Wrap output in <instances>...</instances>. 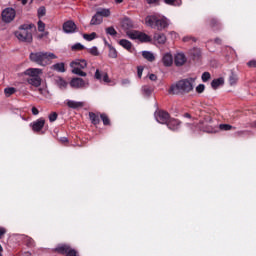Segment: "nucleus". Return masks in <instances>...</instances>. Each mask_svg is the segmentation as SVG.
I'll list each match as a JSON object with an SVG mask.
<instances>
[{
    "instance_id": "1",
    "label": "nucleus",
    "mask_w": 256,
    "mask_h": 256,
    "mask_svg": "<svg viewBox=\"0 0 256 256\" xmlns=\"http://www.w3.org/2000/svg\"><path fill=\"white\" fill-rule=\"evenodd\" d=\"M195 88V78L182 79L175 84H172L169 93L171 95H187Z\"/></svg>"
},
{
    "instance_id": "2",
    "label": "nucleus",
    "mask_w": 256,
    "mask_h": 256,
    "mask_svg": "<svg viewBox=\"0 0 256 256\" xmlns=\"http://www.w3.org/2000/svg\"><path fill=\"white\" fill-rule=\"evenodd\" d=\"M29 57L32 63H36L40 67H47L53 63V59H57V55L53 52H32Z\"/></svg>"
},
{
    "instance_id": "3",
    "label": "nucleus",
    "mask_w": 256,
    "mask_h": 256,
    "mask_svg": "<svg viewBox=\"0 0 256 256\" xmlns=\"http://www.w3.org/2000/svg\"><path fill=\"white\" fill-rule=\"evenodd\" d=\"M147 27L151 29H157V31H163L169 27L170 22L166 17H158L157 15H150L145 18Z\"/></svg>"
},
{
    "instance_id": "4",
    "label": "nucleus",
    "mask_w": 256,
    "mask_h": 256,
    "mask_svg": "<svg viewBox=\"0 0 256 256\" xmlns=\"http://www.w3.org/2000/svg\"><path fill=\"white\" fill-rule=\"evenodd\" d=\"M14 35L18 41L22 43H31V41H33V33L31 32V25L29 24L21 25Z\"/></svg>"
},
{
    "instance_id": "5",
    "label": "nucleus",
    "mask_w": 256,
    "mask_h": 256,
    "mask_svg": "<svg viewBox=\"0 0 256 256\" xmlns=\"http://www.w3.org/2000/svg\"><path fill=\"white\" fill-rule=\"evenodd\" d=\"M70 67L72 69V73L74 75H79L80 77H87V73H85L82 69L87 67V61L84 59H76L70 63Z\"/></svg>"
},
{
    "instance_id": "6",
    "label": "nucleus",
    "mask_w": 256,
    "mask_h": 256,
    "mask_svg": "<svg viewBox=\"0 0 256 256\" xmlns=\"http://www.w3.org/2000/svg\"><path fill=\"white\" fill-rule=\"evenodd\" d=\"M126 35L129 39H138L141 43H151V36L137 30H128L126 31Z\"/></svg>"
},
{
    "instance_id": "7",
    "label": "nucleus",
    "mask_w": 256,
    "mask_h": 256,
    "mask_svg": "<svg viewBox=\"0 0 256 256\" xmlns=\"http://www.w3.org/2000/svg\"><path fill=\"white\" fill-rule=\"evenodd\" d=\"M17 13L13 8H6L2 11V20L4 23H11L15 19Z\"/></svg>"
},
{
    "instance_id": "8",
    "label": "nucleus",
    "mask_w": 256,
    "mask_h": 256,
    "mask_svg": "<svg viewBox=\"0 0 256 256\" xmlns=\"http://www.w3.org/2000/svg\"><path fill=\"white\" fill-rule=\"evenodd\" d=\"M155 119L158 123H161L162 125H167L169 122V113L165 111H158L155 113Z\"/></svg>"
},
{
    "instance_id": "9",
    "label": "nucleus",
    "mask_w": 256,
    "mask_h": 256,
    "mask_svg": "<svg viewBox=\"0 0 256 256\" xmlns=\"http://www.w3.org/2000/svg\"><path fill=\"white\" fill-rule=\"evenodd\" d=\"M24 75H27L30 79L41 77V75H43V70L41 68H28L24 71Z\"/></svg>"
},
{
    "instance_id": "10",
    "label": "nucleus",
    "mask_w": 256,
    "mask_h": 256,
    "mask_svg": "<svg viewBox=\"0 0 256 256\" xmlns=\"http://www.w3.org/2000/svg\"><path fill=\"white\" fill-rule=\"evenodd\" d=\"M70 85L74 89H82L83 87H89V82H85L83 78H74L71 80Z\"/></svg>"
},
{
    "instance_id": "11",
    "label": "nucleus",
    "mask_w": 256,
    "mask_h": 256,
    "mask_svg": "<svg viewBox=\"0 0 256 256\" xmlns=\"http://www.w3.org/2000/svg\"><path fill=\"white\" fill-rule=\"evenodd\" d=\"M56 251H58V253L66 254V256H77V251L71 249L67 245L58 246Z\"/></svg>"
},
{
    "instance_id": "12",
    "label": "nucleus",
    "mask_w": 256,
    "mask_h": 256,
    "mask_svg": "<svg viewBox=\"0 0 256 256\" xmlns=\"http://www.w3.org/2000/svg\"><path fill=\"white\" fill-rule=\"evenodd\" d=\"M94 77L95 79H97V81H100V83H111L107 72H101L99 70H96Z\"/></svg>"
},
{
    "instance_id": "13",
    "label": "nucleus",
    "mask_w": 256,
    "mask_h": 256,
    "mask_svg": "<svg viewBox=\"0 0 256 256\" xmlns=\"http://www.w3.org/2000/svg\"><path fill=\"white\" fill-rule=\"evenodd\" d=\"M174 63L176 67H183V65L187 63V56H185V54L182 52L177 53L174 56Z\"/></svg>"
},
{
    "instance_id": "14",
    "label": "nucleus",
    "mask_w": 256,
    "mask_h": 256,
    "mask_svg": "<svg viewBox=\"0 0 256 256\" xmlns=\"http://www.w3.org/2000/svg\"><path fill=\"white\" fill-rule=\"evenodd\" d=\"M63 31L65 33H75L77 31V25L73 21H67L63 24Z\"/></svg>"
},
{
    "instance_id": "15",
    "label": "nucleus",
    "mask_w": 256,
    "mask_h": 256,
    "mask_svg": "<svg viewBox=\"0 0 256 256\" xmlns=\"http://www.w3.org/2000/svg\"><path fill=\"white\" fill-rule=\"evenodd\" d=\"M162 63L164 67H171L173 65V55L169 52L163 54Z\"/></svg>"
},
{
    "instance_id": "16",
    "label": "nucleus",
    "mask_w": 256,
    "mask_h": 256,
    "mask_svg": "<svg viewBox=\"0 0 256 256\" xmlns=\"http://www.w3.org/2000/svg\"><path fill=\"white\" fill-rule=\"evenodd\" d=\"M167 127L171 129V131H177L179 127H181V122L177 119H169L166 123Z\"/></svg>"
},
{
    "instance_id": "17",
    "label": "nucleus",
    "mask_w": 256,
    "mask_h": 256,
    "mask_svg": "<svg viewBox=\"0 0 256 256\" xmlns=\"http://www.w3.org/2000/svg\"><path fill=\"white\" fill-rule=\"evenodd\" d=\"M66 105L70 109H81L82 107H85V102H77L75 100H66Z\"/></svg>"
},
{
    "instance_id": "18",
    "label": "nucleus",
    "mask_w": 256,
    "mask_h": 256,
    "mask_svg": "<svg viewBox=\"0 0 256 256\" xmlns=\"http://www.w3.org/2000/svg\"><path fill=\"white\" fill-rule=\"evenodd\" d=\"M153 39L158 45H165L167 43V36L163 33H155Z\"/></svg>"
},
{
    "instance_id": "19",
    "label": "nucleus",
    "mask_w": 256,
    "mask_h": 256,
    "mask_svg": "<svg viewBox=\"0 0 256 256\" xmlns=\"http://www.w3.org/2000/svg\"><path fill=\"white\" fill-rule=\"evenodd\" d=\"M43 127H45V119L40 118L37 121L33 122L32 124V129L33 131H41V129H43Z\"/></svg>"
},
{
    "instance_id": "20",
    "label": "nucleus",
    "mask_w": 256,
    "mask_h": 256,
    "mask_svg": "<svg viewBox=\"0 0 256 256\" xmlns=\"http://www.w3.org/2000/svg\"><path fill=\"white\" fill-rule=\"evenodd\" d=\"M103 23V17H101L98 12L92 17L90 25H101Z\"/></svg>"
},
{
    "instance_id": "21",
    "label": "nucleus",
    "mask_w": 256,
    "mask_h": 256,
    "mask_svg": "<svg viewBox=\"0 0 256 256\" xmlns=\"http://www.w3.org/2000/svg\"><path fill=\"white\" fill-rule=\"evenodd\" d=\"M224 84H225V79L217 78L211 82V87L212 89H219V87H221V85H224Z\"/></svg>"
},
{
    "instance_id": "22",
    "label": "nucleus",
    "mask_w": 256,
    "mask_h": 256,
    "mask_svg": "<svg viewBox=\"0 0 256 256\" xmlns=\"http://www.w3.org/2000/svg\"><path fill=\"white\" fill-rule=\"evenodd\" d=\"M27 83L29 85H32L33 87H39L41 85V76H38L36 78H28Z\"/></svg>"
},
{
    "instance_id": "23",
    "label": "nucleus",
    "mask_w": 256,
    "mask_h": 256,
    "mask_svg": "<svg viewBox=\"0 0 256 256\" xmlns=\"http://www.w3.org/2000/svg\"><path fill=\"white\" fill-rule=\"evenodd\" d=\"M142 57H144V59H146L147 61H150V63H153V61H155V54H153V52L151 51H143Z\"/></svg>"
},
{
    "instance_id": "24",
    "label": "nucleus",
    "mask_w": 256,
    "mask_h": 256,
    "mask_svg": "<svg viewBox=\"0 0 256 256\" xmlns=\"http://www.w3.org/2000/svg\"><path fill=\"white\" fill-rule=\"evenodd\" d=\"M119 45L123 47L124 49H127V51H131V48L133 47V44L129 40L122 39L119 41Z\"/></svg>"
},
{
    "instance_id": "25",
    "label": "nucleus",
    "mask_w": 256,
    "mask_h": 256,
    "mask_svg": "<svg viewBox=\"0 0 256 256\" xmlns=\"http://www.w3.org/2000/svg\"><path fill=\"white\" fill-rule=\"evenodd\" d=\"M122 27L126 31H131V29L133 28V22L130 19H124L122 22Z\"/></svg>"
},
{
    "instance_id": "26",
    "label": "nucleus",
    "mask_w": 256,
    "mask_h": 256,
    "mask_svg": "<svg viewBox=\"0 0 256 256\" xmlns=\"http://www.w3.org/2000/svg\"><path fill=\"white\" fill-rule=\"evenodd\" d=\"M52 69L54 71H58V73H65V64L64 63H56L52 65Z\"/></svg>"
},
{
    "instance_id": "27",
    "label": "nucleus",
    "mask_w": 256,
    "mask_h": 256,
    "mask_svg": "<svg viewBox=\"0 0 256 256\" xmlns=\"http://www.w3.org/2000/svg\"><path fill=\"white\" fill-rule=\"evenodd\" d=\"M229 85L233 86V85H237V81H239V76H237V74L235 73H231V75L229 76Z\"/></svg>"
},
{
    "instance_id": "28",
    "label": "nucleus",
    "mask_w": 256,
    "mask_h": 256,
    "mask_svg": "<svg viewBox=\"0 0 256 256\" xmlns=\"http://www.w3.org/2000/svg\"><path fill=\"white\" fill-rule=\"evenodd\" d=\"M100 17H109L111 15V10L107 8H101L97 11Z\"/></svg>"
},
{
    "instance_id": "29",
    "label": "nucleus",
    "mask_w": 256,
    "mask_h": 256,
    "mask_svg": "<svg viewBox=\"0 0 256 256\" xmlns=\"http://www.w3.org/2000/svg\"><path fill=\"white\" fill-rule=\"evenodd\" d=\"M89 117H90V120L91 122L93 123V125H99L100 123V119H99V116H97L95 113L93 112H90L89 113Z\"/></svg>"
},
{
    "instance_id": "30",
    "label": "nucleus",
    "mask_w": 256,
    "mask_h": 256,
    "mask_svg": "<svg viewBox=\"0 0 256 256\" xmlns=\"http://www.w3.org/2000/svg\"><path fill=\"white\" fill-rule=\"evenodd\" d=\"M56 84L58 85V87H60V89H65L67 87V81H65L61 77H58L56 79Z\"/></svg>"
},
{
    "instance_id": "31",
    "label": "nucleus",
    "mask_w": 256,
    "mask_h": 256,
    "mask_svg": "<svg viewBox=\"0 0 256 256\" xmlns=\"http://www.w3.org/2000/svg\"><path fill=\"white\" fill-rule=\"evenodd\" d=\"M83 39L86 41H93V39H97V33L92 32L91 34H83Z\"/></svg>"
},
{
    "instance_id": "32",
    "label": "nucleus",
    "mask_w": 256,
    "mask_h": 256,
    "mask_svg": "<svg viewBox=\"0 0 256 256\" xmlns=\"http://www.w3.org/2000/svg\"><path fill=\"white\" fill-rule=\"evenodd\" d=\"M4 93L7 97H11V95H14V93H17V89L13 87H8L4 89Z\"/></svg>"
},
{
    "instance_id": "33",
    "label": "nucleus",
    "mask_w": 256,
    "mask_h": 256,
    "mask_svg": "<svg viewBox=\"0 0 256 256\" xmlns=\"http://www.w3.org/2000/svg\"><path fill=\"white\" fill-rule=\"evenodd\" d=\"M109 57L111 59H117V50L112 46H109Z\"/></svg>"
},
{
    "instance_id": "34",
    "label": "nucleus",
    "mask_w": 256,
    "mask_h": 256,
    "mask_svg": "<svg viewBox=\"0 0 256 256\" xmlns=\"http://www.w3.org/2000/svg\"><path fill=\"white\" fill-rule=\"evenodd\" d=\"M107 35H111V37H115L117 35V30H115L114 27H108L106 28Z\"/></svg>"
},
{
    "instance_id": "35",
    "label": "nucleus",
    "mask_w": 256,
    "mask_h": 256,
    "mask_svg": "<svg viewBox=\"0 0 256 256\" xmlns=\"http://www.w3.org/2000/svg\"><path fill=\"white\" fill-rule=\"evenodd\" d=\"M219 129H221V131H231V129H233V126L229 124H220Z\"/></svg>"
},
{
    "instance_id": "36",
    "label": "nucleus",
    "mask_w": 256,
    "mask_h": 256,
    "mask_svg": "<svg viewBox=\"0 0 256 256\" xmlns=\"http://www.w3.org/2000/svg\"><path fill=\"white\" fill-rule=\"evenodd\" d=\"M209 79H211V73H209V72H204V73L202 74V81H203L204 83H207V81H209Z\"/></svg>"
},
{
    "instance_id": "37",
    "label": "nucleus",
    "mask_w": 256,
    "mask_h": 256,
    "mask_svg": "<svg viewBox=\"0 0 256 256\" xmlns=\"http://www.w3.org/2000/svg\"><path fill=\"white\" fill-rule=\"evenodd\" d=\"M57 117H58L57 112L51 113V114L49 115V121H50V123H53L54 121H57Z\"/></svg>"
},
{
    "instance_id": "38",
    "label": "nucleus",
    "mask_w": 256,
    "mask_h": 256,
    "mask_svg": "<svg viewBox=\"0 0 256 256\" xmlns=\"http://www.w3.org/2000/svg\"><path fill=\"white\" fill-rule=\"evenodd\" d=\"M142 91H143L144 95H147V96H149L152 92V90L149 86L142 87Z\"/></svg>"
},
{
    "instance_id": "39",
    "label": "nucleus",
    "mask_w": 256,
    "mask_h": 256,
    "mask_svg": "<svg viewBox=\"0 0 256 256\" xmlns=\"http://www.w3.org/2000/svg\"><path fill=\"white\" fill-rule=\"evenodd\" d=\"M100 117L104 125H109V117L106 114H101Z\"/></svg>"
},
{
    "instance_id": "40",
    "label": "nucleus",
    "mask_w": 256,
    "mask_h": 256,
    "mask_svg": "<svg viewBox=\"0 0 256 256\" xmlns=\"http://www.w3.org/2000/svg\"><path fill=\"white\" fill-rule=\"evenodd\" d=\"M38 31H40L41 33L45 31V23H43V21H38Z\"/></svg>"
},
{
    "instance_id": "41",
    "label": "nucleus",
    "mask_w": 256,
    "mask_h": 256,
    "mask_svg": "<svg viewBox=\"0 0 256 256\" xmlns=\"http://www.w3.org/2000/svg\"><path fill=\"white\" fill-rule=\"evenodd\" d=\"M45 13H46L45 7H40L38 9V17H44Z\"/></svg>"
},
{
    "instance_id": "42",
    "label": "nucleus",
    "mask_w": 256,
    "mask_h": 256,
    "mask_svg": "<svg viewBox=\"0 0 256 256\" xmlns=\"http://www.w3.org/2000/svg\"><path fill=\"white\" fill-rule=\"evenodd\" d=\"M203 91H205V85L199 84V85L196 87V92H197V93H203Z\"/></svg>"
},
{
    "instance_id": "43",
    "label": "nucleus",
    "mask_w": 256,
    "mask_h": 256,
    "mask_svg": "<svg viewBox=\"0 0 256 256\" xmlns=\"http://www.w3.org/2000/svg\"><path fill=\"white\" fill-rule=\"evenodd\" d=\"M183 41L185 43L189 42V41H193V42H196L197 40L193 37V36H186L183 38Z\"/></svg>"
},
{
    "instance_id": "44",
    "label": "nucleus",
    "mask_w": 256,
    "mask_h": 256,
    "mask_svg": "<svg viewBox=\"0 0 256 256\" xmlns=\"http://www.w3.org/2000/svg\"><path fill=\"white\" fill-rule=\"evenodd\" d=\"M121 85H122L123 87H128V85H131V80H129V79H123V80L121 81Z\"/></svg>"
},
{
    "instance_id": "45",
    "label": "nucleus",
    "mask_w": 256,
    "mask_h": 256,
    "mask_svg": "<svg viewBox=\"0 0 256 256\" xmlns=\"http://www.w3.org/2000/svg\"><path fill=\"white\" fill-rule=\"evenodd\" d=\"M137 75H138L139 79H141V77H143V66H139L137 68Z\"/></svg>"
},
{
    "instance_id": "46",
    "label": "nucleus",
    "mask_w": 256,
    "mask_h": 256,
    "mask_svg": "<svg viewBox=\"0 0 256 256\" xmlns=\"http://www.w3.org/2000/svg\"><path fill=\"white\" fill-rule=\"evenodd\" d=\"M91 55H99V50H97V47L90 48Z\"/></svg>"
},
{
    "instance_id": "47",
    "label": "nucleus",
    "mask_w": 256,
    "mask_h": 256,
    "mask_svg": "<svg viewBox=\"0 0 256 256\" xmlns=\"http://www.w3.org/2000/svg\"><path fill=\"white\" fill-rule=\"evenodd\" d=\"M72 49H77V50H81V49H83V45H81V44H75L74 46H72Z\"/></svg>"
},
{
    "instance_id": "48",
    "label": "nucleus",
    "mask_w": 256,
    "mask_h": 256,
    "mask_svg": "<svg viewBox=\"0 0 256 256\" xmlns=\"http://www.w3.org/2000/svg\"><path fill=\"white\" fill-rule=\"evenodd\" d=\"M175 1L176 0H164V3H166V5H175Z\"/></svg>"
},
{
    "instance_id": "49",
    "label": "nucleus",
    "mask_w": 256,
    "mask_h": 256,
    "mask_svg": "<svg viewBox=\"0 0 256 256\" xmlns=\"http://www.w3.org/2000/svg\"><path fill=\"white\" fill-rule=\"evenodd\" d=\"M247 65H248L249 67H256V61H255V60L249 61V62L247 63Z\"/></svg>"
},
{
    "instance_id": "50",
    "label": "nucleus",
    "mask_w": 256,
    "mask_h": 256,
    "mask_svg": "<svg viewBox=\"0 0 256 256\" xmlns=\"http://www.w3.org/2000/svg\"><path fill=\"white\" fill-rule=\"evenodd\" d=\"M5 233H7V230L3 227H0V237H3V235H5Z\"/></svg>"
},
{
    "instance_id": "51",
    "label": "nucleus",
    "mask_w": 256,
    "mask_h": 256,
    "mask_svg": "<svg viewBox=\"0 0 256 256\" xmlns=\"http://www.w3.org/2000/svg\"><path fill=\"white\" fill-rule=\"evenodd\" d=\"M149 79H150V81H155V80L157 79V75H155V74H150V75H149Z\"/></svg>"
},
{
    "instance_id": "52",
    "label": "nucleus",
    "mask_w": 256,
    "mask_h": 256,
    "mask_svg": "<svg viewBox=\"0 0 256 256\" xmlns=\"http://www.w3.org/2000/svg\"><path fill=\"white\" fill-rule=\"evenodd\" d=\"M32 113H33L34 115H39V110H38L37 108L33 107V108H32Z\"/></svg>"
},
{
    "instance_id": "53",
    "label": "nucleus",
    "mask_w": 256,
    "mask_h": 256,
    "mask_svg": "<svg viewBox=\"0 0 256 256\" xmlns=\"http://www.w3.org/2000/svg\"><path fill=\"white\" fill-rule=\"evenodd\" d=\"M38 91H39V93H40L41 95H45V93H46V90L43 89V88H39Z\"/></svg>"
},
{
    "instance_id": "54",
    "label": "nucleus",
    "mask_w": 256,
    "mask_h": 256,
    "mask_svg": "<svg viewBox=\"0 0 256 256\" xmlns=\"http://www.w3.org/2000/svg\"><path fill=\"white\" fill-rule=\"evenodd\" d=\"M149 5L157 3L159 0H146Z\"/></svg>"
},
{
    "instance_id": "55",
    "label": "nucleus",
    "mask_w": 256,
    "mask_h": 256,
    "mask_svg": "<svg viewBox=\"0 0 256 256\" xmlns=\"http://www.w3.org/2000/svg\"><path fill=\"white\" fill-rule=\"evenodd\" d=\"M60 141L62 143H67L68 139H67V137H62V138H60Z\"/></svg>"
},
{
    "instance_id": "56",
    "label": "nucleus",
    "mask_w": 256,
    "mask_h": 256,
    "mask_svg": "<svg viewBox=\"0 0 256 256\" xmlns=\"http://www.w3.org/2000/svg\"><path fill=\"white\" fill-rule=\"evenodd\" d=\"M215 43H218V44L221 43V39L216 38V39H215Z\"/></svg>"
},
{
    "instance_id": "57",
    "label": "nucleus",
    "mask_w": 256,
    "mask_h": 256,
    "mask_svg": "<svg viewBox=\"0 0 256 256\" xmlns=\"http://www.w3.org/2000/svg\"><path fill=\"white\" fill-rule=\"evenodd\" d=\"M22 5H27V0H22Z\"/></svg>"
},
{
    "instance_id": "58",
    "label": "nucleus",
    "mask_w": 256,
    "mask_h": 256,
    "mask_svg": "<svg viewBox=\"0 0 256 256\" xmlns=\"http://www.w3.org/2000/svg\"><path fill=\"white\" fill-rule=\"evenodd\" d=\"M115 3H121L123 0H114Z\"/></svg>"
},
{
    "instance_id": "59",
    "label": "nucleus",
    "mask_w": 256,
    "mask_h": 256,
    "mask_svg": "<svg viewBox=\"0 0 256 256\" xmlns=\"http://www.w3.org/2000/svg\"><path fill=\"white\" fill-rule=\"evenodd\" d=\"M0 252H3V247L0 245Z\"/></svg>"
},
{
    "instance_id": "60",
    "label": "nucleus",
    "mask_w": 256,
    "mask_h": 256,
    "mask_svg": "<svg viewBox=\"0 0 256 256\" xmlns=\"http://www.w3.org/2000/svg\"><path fill=\"white\" fill-rule=\"evenodd\" d=\"M185 117H191V115H189V114H185Z\"/></svg>"
},
{
    "instance_id": "61",
    "label": "nucleus",
    "mask_w": 256,
    "mask_h": 256,
    "mask_svg": "<svg viewBox=\"0 0 256 256\" xmlns=\"http://www.w3.org/2000/svg\"><path fill=\"white\" fill-rule=\"evenodd\" d=\"M31 2H33V0H31Z\"/></svg>"
}]
</instances>
